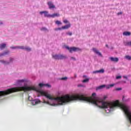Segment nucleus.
<instances>
[{"instance_id":"15","label":"nucleus","mask_w":131,"mask_h":131,"mask_svg":"<svg viewBox=\"0 0 131 131\" xmlns=\"http://www.w3.org/2000/svg\"><path fill=\"white\" fill-rule=\"evenodd\" d=\"M131 33L130 32H124L123 33V35H125V36H129Z\"/></svg>"},{"instance_id":"38","label":"nucleus","mask_w":131,"mask_h":131,"mask_svg":"<svg viewBox=\"0 0 131 131\" xmlns=\"http://www.w3.org/2000/svg\"><path fill=\"white\" fill-rule=\"evenodd\" d=\"M117 91H121V88H117L116 89Z\"/></svg>"},{"instance_id":"13","label":"nucleus","mask_w":131,"mask_h":131,"mask_svg":"<svg viewBox=\"0 0 131 131\" xmlns=\"http://www.w3.org/2000/svg\"><path fill=\"white\" fill-rule=\"evenodd\" d=\"M60 14L59 13H54L53 14L50 15V17L51 18H55V17H59Z\"/></svg>"},{"instance_id":"18","label":"nucleus","mask_w":131,"mask_h":131,"mask_svg":"<svg viewBox=\"0 0 131 131\" xmlns=\"http://www.w3.org/2000/svg\"><path fill=\"white\" fill-rule=\"evenodd\" d=\"M0 62L1 63H3V64H4L5 65H8V64H10V62L6 61L5 60H0Z\"/></svg>"},{"instance_id":"40","label":"nucleus","mask_w":131,"mask_h":131,"mask_svg":"<svg viewBox=\"0 0 131 131\" xmlns=\"http://www.w3.org/2000/svg\"><path fill=\"white\" fill-rule=\"evenodd\" d=\"M71 59H73V60H75V58L73 57H71Z\"/></svg>"},{"instance_id":"41","label":"nucleus","mask_w":131,"mask_h":131,"mask_svg":"<svg viewBox=\"0 0 131 131\" xmlns=\"http://www.w3.org/2000/svg\"><path fill=\"white\" fill-rule=\"evenodd\" d=\"M105 47H106V48H108V45H106Z\"/></svg>"},{"instance_id":"27","label":"nucleus","mask_w":131,"mask_h":131,"mask_svg":"<svg viewBox=\"0 0 131 131\" xmlns=\"http://www.w3.org/2000/svg\"><path fill=\"white\" fill-rule=\"evenodd\" d=\"M90 80L89 79H85L82 81V82H88Z\"/></svg>"},{"instance_id":"21","label":"nucleus","mask_w":131,"mask_h":131,"mask_svg":"<svg viewBox=\"0 0 131 131\" xmlns=\"http://www.w3.org/2000/svg\"><path fill=\"white\" fill-rule=\"evenodd\" d=\"M105 86H106L105 85H101L100 86H99L98 88H97V90H101L104 88H105Z\"/></svg>"},{"instance_id":"35","label":"nucleus","mask_w":131,"mask_h":131,"mask_svg":"<svg viewBox=\"0 0 131 131\" xmlns=\"http://www.w3.org/2000/svg\"><path fill=\"white\" fill-rule=\"evenodd\" d=\"M122 12H119V13H117V15H118V16H119V15H122Z\"/></svg>"},{"instance_id":"30","label":"nucleus","mask_w":131,"mask_h":131,"mask_svg":"<svg viewBox=\"0 0 131 131\" xmlns=\"http://www.w3.org/2000/svg\"><path fill=\"white\" fill-rule=\"evenodd\" d=\"M61 80H66L67 79V77H62L61 78Z\"/></svg>"},{"instance_id":"24","label":"nucleus","mask_w":131,"mask_h":131,"mask_svg":"<svg viewBox=\"0 0 131 131\" xmlns=\"http://www.w3.org/2000/svg\"><path fill=\"white\" fill-rule=\"evenodd\" d=\"M24 50H26V51H28L29 52L31 51V49L29 47H24Z\"/></svg>"},{"instance_id":"23","label":"nucleus","mask_w":131,"mask_h":131,"mask_svg":"<svg viewBox=\"0 0 131 131\" xmlns=\"http://www.w3.org/2000/svg\"><path fill=\"white\" fill-rule=\"evenodd\" d=\"M63 23H64V24H69V23H70L69 22V21H68V20H67V19L63 20Z\"/></svg>"},{"instance_id":"34","label":"nucleus","mask_w":131,"mask_h":131,"mask_svg":"<svg viewBox=\"0 0 131 131\" xmlns=\"http://www.w3.org/2000/svg\"><path fill=\"white\" fill-rule=\"evenodd\" d=\"M110 88V85L106 86V90H109Z\"/></svg>"},{"instance_id":"20","label":"nucleus","mask_w":131,"mask_h":131,"mask_svg":"<svg viewBox=\"0 0 131 131\" xmlns=\"http://www.w3.org/2000/svg\"><path fill=\"white\" fill-rule=\"evenodd\" d=\"M34 102H35V105L37 104H39L40 103V100L39 99H35L34 100Z\"/></svg>"},{"instance_id":"22","label":"nucleus","mask_w":131,"mask_h":131,"mask_svg":"<svg viewBox=\"0 0 131 131\" xmlns=\"http://www.w3.org/2000/svg\"><path fill=\"white\" fill-rule=\"evenodd\" d=\"M55 24H56V25H62V22L59 20H56L55 21Z\"/></svg>"},{"instance_id":"2","label":"nucleus","mask_w":131,"mask_h":131,"mask_svg":"<svg viewBox=\"0 0 131 131\" xmlns=\"http://www.w3.org/2000/svg\"><path fill=\"white\" fill-rule=\"evenodd\" d=\"M16 92H20V87L11 88L6 91H0V97L1 96H5V95H9V94H12V93H15Z\"/></svg>"},{"instance_id":"36","label":"nucleus","mask_w":131,"mask_h":131,"mask_svg":"<svg viewBox=\"0 0 131 131\" xmlns=\"http://www.w3.org/2000/svg\"><path fill=\"white\" fill-rule=\"evenodd\" d=\"M13 60H14L13 58H10V62H13Z\"/></svg>"},{"instance_id":"29","label":"nucleus","mask_w":131,"mask_h":131,"mask_svg":"<svg viewBox=\"0 0 131 131\" xmlns=\"http://www.w3.org/2000/svg\"><path fill=\"white\" fill-rule=\"evenodd\" d=\"M67 34L68 35H70V36H71V35H72V32H68V33H67Z\"/></svg>"},{"instance_id":"16","label":"nucleus","mask_w":131,"mask_h":131,"mask_svg":"<svg viewBox=\"0 0 131 131\" xmlns=\"http://www.w3.org/2000/svg\"><path fill=\"white\" fill-rule=\"evenodd\" d=\"M10 53V51H7L5 52L4 53L0 54V57H2V56H6V55H8Z\"/></svg>"},{"instance_id":"10","label":"nucleus","mask_w":131,"mask_h":131,"mask_svg":"<svg viewBox=\"0 0 131 131\" xmlns=\"http://www.w3.org/2000/svg\"><path fill=\"white\" fill-rule=\"evenodd\" d=\"M60 55L55 54L52 55V58L55 59V60H60Z\"/></svg>"},{"instance_id":"5","label":"nucleus","mask_w":131,"mask_h":131,"mask_svg":"<svg viewBox=\"0 0 131 131\" xmlns=\"http://www.w3.org/2000/svg\"><path fill=\"white\" fill-rule=\"evenodd\" d=\"M40 15H42L44 14L45 17H51V15L49 14V12L48 11H41L40 12Z\"/></svg>"},{"instance_id":"4","label":"nucleus","mask_w":131,"mask_h":131,"mask_svg":"<svg viewBox=\"0 0 131 131\" xmlns=\"http://www.w3.org/2000/svg\"><path fill=\"white\" fill-rule=\"evenodd\" d=\"M47 4H48V5L49 6V8L50 9H55L56 8L54 4H53V2L51 1L48 2Z\"/></svg>"},{"instance_id":"7","label":"nucleus","mask_w":131,"mask_h":131,"mask_svg":"<svg viewBox=\"0 0 131 131\" xmlns=\"http://www.w3.org/2000/svg\"><path fill=\"white\" fill-rule=\"evenodd\" d=\"M71 27V24L69 23V24L62 26V30L69 29V28H70Z\"/></svg>"},{"instance_id":"9","label":"nucleus","mask_w":131,"mask_h":131,"mask_svg":"<svg viewBox=\"0 0 131 131\" xmlns=\"http://www.w3.org/2000/svg\"><path fill=\"white\" fill-rule=\"evenodd\" d=\"M39 86H40V88H42V86H47V88H51V85L49 84L39 83Z\"/></svg>"},{"instance_id":"31","label":"nucleus","mask_w":131,"mask_h":131,"mask_svg":"<svg viewBox=\"0 0 131 131\" xmlns=\"http://www.w3.org/2000/svg\"><path fill=\"white\" fill-rule=\"evenodd\" d=\"M40 30L42 31V30H48V29L46 28H41Z\"/></svg>"},{"instance_id":"6","label":"nucleus","mask_w":131,"mask_h":131,"mask_svg":"<svg viewBox=\"0 0 131 131\" xmlns=\"http://www.w3.org/2000/svg\"><path fill=\"white\" fill-rule=\"evenodd\" d=\"M110 60H111L112 62H115L116 63H117V62L119 61V59L117 57L114 58V57H110Z\"/></svg>"},{"instance_id":"19","label":"nucleus","mask_w":131,"mask_h":131,"mask_svg":"<svg viewBox=\"0 0 131 131\" xmlns=\"http://www.w3.org/2000/svg\"><path fill=\"white\" fill-rule=\"evenodd\" d=\"M24 82V79L18 80L16 81L17 84H20V83H23Z\"/></svg>"},{"instance_id":"14","label":"nucleus","mask_w":131,"mask_h":131,"mask_svg":"<svg viewBox=\"0 0 131 131\" xmlns=\"http://www.w3.org/2000/svg\"><path fill=\"white\" fill-rule=\"evenodd\" d=\"M6 47H7V45L6 43H2L0 45L1 50H4Z\"/></svg>"},{"instance_id":"39","label":"nucleus","mask_w":131,"mask_h":131,"mask_svg":"<svg viewBox=\"0 0 131 131\" xmlns=\"http://www.w3.org/2000/svg\"><path fill=\"white\" fill-rule=\"evenodd\" d=\"M123 78H125L126 79H127V77H126V76H123Z\"/></svg>"},{"instance_id":"17","label":"nucleus","mask_w":131,"mask_h":131,"mask_svg":"<svg viewBox=\"0 0 131 131\" xmlns=\"http://www.w3.org/2000/svg\"><path fill=\"white\" fill-rule=\"evenodd\" d=\"M63 59H66V56L62 54H59V60H62Z\"/></svg>"},{"instance_id":"37","label":"nucleus","mask_w":131,"mask_h":131,"mask_svg":"<svg viewBox=\"0 0 131 131\" xmlns=\"http://www.w3.org/2000/svg\"><path fill=\"white\" fill-rule=\"evenodd\" d=\"M106 99H107V96H104L103 97V100H106Z\"/></svg>"},{"instance_id":"3","label":"nucleus","mask_w":131,"mask_h":131,"mask_svg":"<svg viewBox=\"0 0 131 131\" xmlns=\"http://www.w3.org/2000/svg\"><path fill=\"white\" fill-rule=\"evenodd\" d=\"M66 49L67 50H68L69 51L70 53H72V52H78L79 51H81V49L80 48H77V47H69V46H66Z\"/></svg>"},{"instance_id":"12","label":"nucleus","mask_w":131,"mask_h":131,"mask_svg":"<svg viewBox=\"0 0 131 131\" xmlns=\"http://www.w3.org/2000/svg\"><path fill=\"white\" fill-rule=\"evenodd\" d=\"M104 72H105V71L102 69L98 71H94L93 73H104Z\"/></svg>"},{"instance_id":"28","label":"nucleus","mask_w":131,"mask_h":131,"mask_svg":"<svg viewBox=\"0 0 131 131\" xmlns=\"http://www.w3.org/2000/svg\"><path fill=\"white\" fill-rule=\"evenodd\" d=\"M126 46H129L130 47H131V41L127 42Z\"/></svg>"},{"instance_id":"8","label":"nucleus","mask_w":131,"mask_h":131,"mask_svg":"<svg viewBox=\"0 0 131 131\" xmlns=\"http://www.w3.org/2000/svg\"><path fill=\"white\" fill-rule=\"evenodd\" d=\"M93 52H94V53H95V54H97L99 56H102V54L101 53V52H99V51H98V50H97V49H96V48H93Z\"/></svg>"},{"instance_id":"32","label":"nucleus","mask_w":131,"mask_h":131,"mask_svg":"<svg viewBox=\"0 0 131 131\" xmlns=\"http://www.w3.org/2000/svg\"><path fill=\"white\" fill-rule=\"evenodd\" d=\"M119 78H121V76H118L116 77V79H119Z\"/></svg>"},{"instance_id":"42","label":"nucleus","mask_w":131,"mask_h":131,"mask_svg":"<svg viewBox=\"0 0 131 131\" xmlns=\"http://www.w3.org/2000/svg\"><path fill=\"white\" fill-rule=\"evenodd\" d=\"M75 77H76V75H75Z\"/></svg>"},{"instance_id":"26","label":"nucleus","mask_w":131,"mask_h":131,"mask_svg":"<svg viewBox=\"0 0 131 131\" xmlns=\"http://www.w3.org/2000/svg\"><path fill=\"white\" fill-rule=\"evenodd\" d=\"M63 30V29L62 28V27H61V28H57L54 29V30H55V31H58V30Z\"/></svg>"},{"instance_id":"33","label":"nucleus","mask_w":131,"mask_h":131,"mask_svg":"<svg viewBox=\"0 0 131 131\" xmlns=\"http://www.w3.org/2000/svg\"><path fill=\"white\" fill-rule=\"evenodd\" d=\"M115 84H110V88H113V86H114Z\"/></svg>"},{"instance_id":"1","label":"nucleus","mask_w":131,"mask_h":131,"mask_svg":"<svg viewBox=\"0 0 131 131\" xmlns=\"http://www.w3.org/2000/svg\"><path fill=\"white\" fill-rule=\"evenodd\" d=\"M42 96H45L49 99V100H55L57 101L59 105H65L67 103H69L71 101H75L76 100H81V101H85L86 102H89L94 104L97 107L101 108L108 109V112L112 111L115 108V107H120V104L119 101L116 100L114 102H102V100L100 98L96 96V93H94L92 95L91 97H86L84 95L77 94L76 95H66L62 97H58L57 98H54L52 97L50 94L42 91Z\"/></svg>"},{"instance_id":"11","label":"nucleus","mask_w":131,"mask_h":131,"mask_svg":"<svg viewBox=\"0 0 131 131\" xmlns=\"http://www.w3.org/2000/svg\"><path fill=\"white\" fill-rule=\"evenodd\" d=\"M10 48L12 49L13 50L15 49H24V46H16V47H11Z\"/></svg>"},{"instance_id":"25","label":"nucleus","mask_w":131,"mask_h":131,"mask_svg":"<svg viewBox=\"0 0 131 131\" xmlns=\"http://www.w3.org/2000/svg\"><path fill=\"white\" fill-rule=\"evenodd\" d=\"M125 58L127 59V60H131V56H129V55L125 56Z\"/></svg>"}]
</instances>
